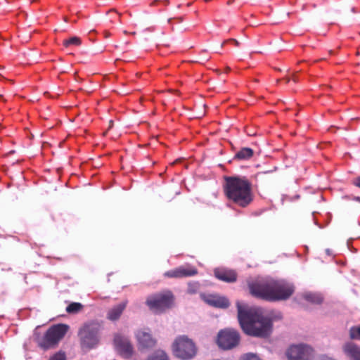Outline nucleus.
I'll list each match as a JSON object with an SVG mask.
<instances>
[{"label":"nucleus","instance_id":"1","mask_svg":"<svg viewBox=\"0 0 360 360\" xmlns=\"http://www.w3.org/2000/svg\"><path fill=\"white\" fill-rule=\"evenodd\" d=\"M238 317L240 325L246 334L255 337L268 336L272 328L271 320L264 316L260 309L250 307L244 303L237 302Z\"/></svg>","mask_w":360,"mask_h":360},{"label":"nucleus","instance_id":"2","mask_svg":"<svg viewBox=\"0 0 360 360\" xmlns=\"http://www.w3.org/2000/svg\"><path fill=\"white\" fill-rule=\"evenodd\" d=\"M250 294L269 301L286 300L294 292V287L283 280L257 279L249 283Z\"/></svg>","mask_w":360,"mask_h":360},{"label":"nucleus","instance_id":"3","mask_svg":"<svg viewBox=\"0 0 360 360\" xmlns=\"http://www.w3.org/2000/svg\"><path fill=\"white\" fill-rule=\"evenodd\" d=\"M224 194L227 200L240 207H246L254 199L252 184L246 176H225Z\"/></svg>","mask_w":360,"mask_h":360},{"label":"nucleus","instance_id":"4","mask_svg":"<svg viewBox=\"0 0 360 360\" xmlns=\"http://www.w3.org/2000/svg\"><path fill=\"white\" fill-rule=\"evenodd\" d=\"M100 329V324L96 321L88 322L80 328L79 337L82 349H90L98 345Z\"/></svg>","mask_w":360,"mask_h":360},{"label":"nucleus","instance_id":"5","mask_svg":"<svg viewBox=\"0 0 360 360\" xmlns=\"http://www.w3.org/2000/svg\"><path fill=\"white\" fill-rule=\"evenodd\" d=\"M68 326L65 324H56L51 326L45 333L39 342L44 349H49L58 343L68 332Z\"/></svg>","mask_w":360,"mask_h":360},{"label":"nucleus","instance_id":"6","mask_svg":"<svg viewBox=\"0 0 360 360\" xmlns=\"http://www.w3.org/2000/svg\"><path fill=\"white\" fill-rule=\"evenodd\" d=\"M173 351L178 358L188 360L195 355L196 348L191 340L186 336H182L175 340L173 345Z\"/></svg>","mask_w":360,"mask_h":360},{"label":"nucleus","instance_id":"7","mask_svg":"<svg viewBox=\"0 0 360 360\" xmlns=\"http://www.w3.org/2000/svg\"><path fill=\"white\" fill-rule=\"evenodd\" d=\"M174 297L171 292L157 294L149 297L147 300V305L154 313H161L171 307L173 304Z\"/></svg>","mask_w":360,"mask_h":360},{"label":"nucleus","instance_id":"8","mask_svg":"<svg viewBox=\"0 0 360 360\" xmlns=\"http://www.w3.org/2000/svg\"><path fill=\"white\" fill-rule=\"evenodd\" d=\"M240 340L238 333L235 330L225 329L219 333L218 345L224 349H229L236 347Z\"/></svg>","mask_w":360,"mask_h":360},{"label":"nucleus","instance_id":"9","mask_svg":"<svg viewBox=\"0 0 360 360\" xmlns=\"http://www.w3.org/2000/svg\"><path fill=\"white\" fill-rule=\"evenodd\" d=\"M197 273L195 267L187 264L165 272L164 276L169 278H181L195 276Z\"/></svg>","mask_w":360,"mask_h":360},{"label":"nucleus","instance_id":"10","mask_svg":"<svg viewBox=\"0 0 360 360\" xmlns=\"http://www.w3.org/2000/svg\"><path fill=\"white\" fill-rule=\"evenodd\" d=\"M114 345L116 351L122 356L129 357L133 352V347L129 340L120 334L114 338Z\"/></svg>","mask_w":360,"mask_h":360},{"label":"nucleus","instance_id":"11","mask_svg":"<svg viewBox=\"0 0 360 360\" xmlns=\"http://www.w3.org/2000/svg\"><path fill=\"white\" fill-rule=\"evenodd\" d=\"M214 272L216 278L225 282H234L237 278L236 272L226 268H217Z\"/></svg>","mask_w":360,"mask_h":360},{"label":"nucleus","instance_id":"12","mask_svg":"<svg viewBox=\"0 0 360 360\" xmlns=\"http://www.w3.org/2000/svg\"><path fill=\"white\" fill-rule=\"evenodd\" d=\"M136 336L141 348L152 347L155 343L150 334L143 330L138 331Z\"/></svg>","mask_w":360,"mask_h":360},{"label":"nucleus","instance_id":"13","mask_svg":"<svg viewBox=\"0 0 360 360\" xmlns=\"http://www.w3.org/2000/svg\"><path fill=\"white\" fill-rule=\"evenodd\" d=\"M204 300L210 305L219 308H227L229 305V302L226 297L217 295H209L205 296Z\"/></svg>","mask_w":360,"mask_h":360},{"label":"nucleus","instance_id":"14","mask_svg":"<svg viewBox=\"0 0 360 360\" xmlns=\"http://www.w3.org/2000/svg\"><path fill=\"white\" fill-rule=\"evenodd\" d=\"M345 355L350 360H360V347L353 342H347L343 347Z\"/></svg>","mask_w":360,"mask_h":360},{"label":"nucleus","instance_id":"15","mask_svg":"<svg viewBox=\"0 0 360 360\" xmlns=\"http://www.w3.org/2000/svg\"><path fill=\"white\" fill-rule=\"evenodd\" d=\"M127 306V302H123L118 305L112 307L108 313V318L111 321L117 320L122 314L123 310Z\"/></svg>","mask_w":360,"mask_h":360},{"label":"nucleus","instance_id":"16","mask_svg":"<svg viewBox=\"0 0 360 360\" xmlns=\"http://www.w3.org/2000/svg\"><path fill=\"white\" fill-rule=\"evenodd\" d=\"M254 155L253 150L250 148H243L238 151L234 158L239 160H245L250 159Z\"/></svg>","mask_w":360,"mask_h":360},{"label":"nucleus","instance_id":"17","mask_svg":"<svg viewBox=\"0 0 360 360\" xmlns=\"http://www.w3.org/2000/svg\"><path fill=\"white\" fill-rule=\"evenodd\" d=\"M304 298L311 304H319L323 302V296L317 292H306L303 295Z\"/></svg>","mask_w":360,"mask_h":360},{"label":"nucleus","instance_id":"18","mask_svg":"<svg viewBox=\"0 0 360 360\" xmlns=\"http://www.w3.org/2000/svg\"><path fill=\"white\" fill-rule=\"evenodd\" d=\"M82 44V41L78 37H72L69 39H65L63 44L65 47H69L70 46H78Z\"/></svg>","mask_w":360,"mask_h":360},{"label":"nucleus","instance_id":"19","mask_svg":"<svg viewBox=\"0 0 360 360\" xmlns=\"http://www.w3.org/2000/svg\"><path fill=\"white\" fill-rule=\"evenodd\" d=\"M82 307V304L79 302H72L67 307L66 311L69 314H76L79 312Z\"/></svg>","mask_w":360,"mask_h":360},{"label":"nucleus","instance_id":"20","mask_svg":"<svg viewBox=\"0 0 360 360\" xmlns=\"http://www.w3.org/2000/svg\"><path fill=\"white\" fill-rule=\"evenodd\" d=\"M148 360H169V359L164 351L158 350L150 356Z\"/></svg>","mask_w":360,"mask_h":360},{"label":"nucleus","instance_id":"21","mask_svg":"<svg viewBox=\"0 0 360 360\" xmlns=\"http://www.w3.org/2000/svg\"><path fill=\"white\" fill-rule=\"evenodd\" d=\"M349 337L352 340H360V326H353L350 328Z\"/></svg>","mask_w":360,"mask_h":360},{"label":"nucleus","instance_id":"22","mask_svg":"<svg viewBox=\"0 0 360 360\" xmlns=\"http://www.w3.org/2000/svg\"><path fill=\"white\" fill-rule=\"evenodd\" d=\"M49 360H67L64 352L60 351L52 355Z\"/></svg>","mask_w":360,"mask_h":360},{"label":"nucleus","instance_id":"23","mask_svg":"<svg viewBox=\"0 0 360 360\" xmlns=\"http://www.w3.org/2000/svg\"><path fill=\"white\" fill-rule=\"evenodd\" d=\"M240 360H261L257 355L253 354H244Z\"/></svg>","mask_w":360,"mask_h":360},{"label":"nucleus","instance_id":"24","mask_svg":"<svg viewBox=\"0 0 360 360\" xmlns=\"http://www.w3.org/2000/svg\"><path fill=\"white\" fill-rule=\"evenodd\" d=\"M227 43H231V44H233L236 46H238V41H236V39H230L229 40L224 41V43L222 44V46H224V44H226Z\"/></svg>","mask_w":360,"mask_h":360},{"label":"nucleus","instance_id":"25","mask_svg":"<svg viewBox=\"0 0 360 360\" xmlns=\"http://www.w3.org/2000/svg\"><path fill=\"white\" fill-rule=\"evenodd\" d=\"M352 184L358 188H360V176L354 179L352 181Z\"/></svg>","mask_w":360,"mask_h":360},{"label":"nucleus","instance_id":"26","mask_svg":"<svg viewBox=\"0 0 360 360\" xmlns=\"http://www.w3.org/2000/svg\"><path fill=\"white\" fill-rule=\"evenodd\" d=\"M352 199L355 200V201H357V202H360V197L359 196H354V197H352Z\"/></svg>","mask_w":360,"mask_h":360}]
</instances>
